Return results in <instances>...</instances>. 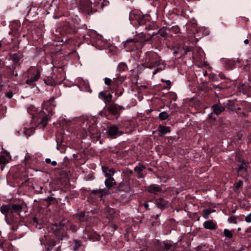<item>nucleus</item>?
Wrapping results in <instances>:
<instances>
[{"instance_id": "nucleus-1", "label": "nucleus", "mask_w": 251, "mask_h": 251, "mask_svg": "<svg viewBox=\"0 0 251 251\" xmlns=\"http://www.w3.org/2000/svg\"><path fill=\"white\" fill-rule=\"evenodd\" d=\"M22 210L23 206L20 204L8 203L0 207V211L4 215V220L9 225L18 222V216Z\"/></svg>"}, {"instance_id": "nucleus-2", "label": "nucleus", "mask_w": 251, "mask_h": 251, "mask_svg": "<svg viewBox=\"0 0 251 251\" xmlns=\"http://www.w3.org/2000/svg\"><path fill=\"white\" fill-rule=\"evenodd\" d=\"M160 63V57L156 52L151 51L145 53L142 59V65L145 67L152 69L159 65Z\"/></svg>"}, {"instance_id": "nucleus-3", "label": "nucleus", "mask_w": 251, "mask_h": 251, "mask_svg": "<svg viewBox=\"0 0 251 251\" xmlns=\"http://www.w3.org/2000/svg\"><path fill=\"white\" fill-rule=\"evenodd\" d=\"M68 221L63 219L58 223H55L52 225L51 228L56 238L59 240H62L68 238L67 231Z\"/></svg>"}, {"instance_id": "nucleus-4", "label": "nucleus", "mask_w": 251, "mask_h": 251, "mask_svg": "<svg viewBox=\"0 0 251 251\" xmlns=\"http://www.w3.org/2000/svg\"><path fill=\"white\" fill-rule=\"evenodd\" d=\"M125 109V107L123 106L119 105L117 103H111L107 106L108 112L113 115H118L120 114V111Z\"/></svg>"}, {"instance_id": "nucleus-5", "label": "nucleus", "mask_w": 251, "mask_h": 251, "mask_svg": "<svg viewBox=\"0 0 251 251\" xmlns=\"http://www.w3.org/2000/svg\"><path fill=\"white\" fill-rule=\"evenodd\" d=\"M241 162L237 169L238 176L245 178L248 176L247 174V165L244 160H242Z\"/></svg>"}, {"instance_id": "nucleus-6", "label": "nucleus", "mask_w": 251, "mask_h": 251, "mask_svg": "<svg viewBox=\"0 0 251 251\" xmlns=\"http://www.w3.org/2000/svg\"><path fill=\"white\" fill-rule=\"evenodd\" d=\"M9 56L13 63L17 64L20 63V61L23 58L24 55L23 52L18 51L16 53L10 54Z\"/></svg>"}, {"instance_id": "nucleus-7", "label": "nucleus", "mask_w": 251, "mask_h": 251, "mask_svg": "<svg viewBox=\"0 0 251 251\" xmlns=\"http://www.w3.org/2000/svg\"><path fill=\"white\" fill-rule=\"evenodd\" d=\"M116 181L114 178L108 175H106V179L105 180V185L108 189H110L116 185Z\"/></svg>"}, {"instance_id": "nucleus-8", "label": "nucleus", "mask_w": 251, "mask_h": 251, "mask_svg": "<svg viewBox=\"0 0 251 251\" xmlns=\"http://www.w3.org/2000/svg\"><path fill=\"white\" fill-rule=\"evenodd\" d=\"M99 97L100 98L103 99L105 103L110 102L112 100V95L110 93L106 94V93L104 91L100 92L99 93Z\"/></svg>"}, {"instance_id": "nucleus-9", "label": "nucleus", "mask_w": 251, "mask_h": 251, "mask_svg": "<svg viewBox=\"0 0 251 251\" xmlns=\"http://www.w3.org/2000/svg\"><path fill=\"white\" fill-rule=\"evenodd\" d=\"M138 41L136 39H129L123 42L124 46L125 48H127L129 50L133 49V46Z\"/></svg>"}, {"instance_id": "nucleus-10", "label": "nucleus", "mask_w": 251, "mask_h": 251, "mask_svg": "<svg viewBox=\"0 0 251 251\" xmlns=\"http://www.w3.org/2000/svg\"><path fill=\"white\" fill-rule=\"evenodd\" d=\"M141 13L139 11L133 10L131 11L129 15V19L131 22H137L140 17Z\"/></svg>"}, {"instance_id": "nucleus-11", "label": "nucleus", "mask_w": 251, "mask_h": 251, "mask_svg": "<svg viewBox=\"0 0 251 251\" xmlns=\"http://www.w3.org/2000/svg\"><path fill=\"white\" fill-rule=\"evenodd\" d=\"M147 190L151 193L156 194L158 192H161V188L158 185L152 184L148 187Z\"/></svg>"}, {"instance_id": "nucleus-12", "label": "nucleus", "mask_w": 251, "mask_h": 251, "mask_svg": "<svg viewBox=\"0 0 251 251\" xmlns=\"http://www.w3.org/2000/svg\"><path fill=\"white\" fill-rule=\"evenodd\" d=\"M191 51V49L190 47L188 46L183 47L182 48H180L178 49L177 50H176L174 52L175 54H178L179 53L180 55L178 56V58L181 57L183 55H185L188 52Z\"/></svg>"}, {"instance_id": "nucleus-13", "label": "nucleus", "mask_w": 251, "mask_h": 251, "mask_svg": "<svg viewBox=\"0 0 251 251\" xmlns=\"http://www.w3.org/2000/svg\"><path fill=\"white\" fill-rule=\"evenodd\" d=\"M211 108L213 109V113L217 115H220L225 110L224 107L217 104L213 105Z\"/></svg>"}, {"instance_id": "nucleus-14", "label": "nucleus", "mask_w": 251, "mask_h": 251, "mask_svg": "<svg viewBox=\"0 0 251 251\" xmlns=\"http://www.w3.org/2000/svg\"><path fill=\"white\" fill-rule=\"evenodd\" d=\"M117 78H114L113 80L107 77H105L104 79V84L109 86H111L113 89H114L115 87H117L118 83L117 82Z\"/></svg>"}, {"instance_id": "nucleus-15", "label": "nucleus", "mask_w": 251, "mask_h": 251, "mask_svg": "<svg viewBox=\"0 0 251 251\" xmlns=\"http://www.w3.org/2000/svg\"><path fill=\"white\" fill-rule=\"evenodd\" d=\"M203 226L205 229L214 230L216 229L217 225L213 221L208 220L204 222Z\"/></svg>"}, {"instance_id": "nucleus-16", "label": "nucleus", "mask_w": 251, "mask_h": 251, "mask_svg": "<svg viewBox=\"0 0 251 251\" xmlns=\"http://www.w3.org/2000/svg\"><path fill=\"white\" fill-rule=\"evenodd\" d=\"M119 133V128L116 126H111L108 127V134L109 136L115 137Z\"/></svg>"}, {"instance_id": "nucleus-17", "label": "nucleus", "mask_w": 251, "mask_h": 251, "mask_svg": "<svg viewBox=\"0 0 251 251\" xmlns=\"http://www.w3.org/2000/svg\"><path fill=\"white\" fill-rule=\"evenodd\" d=\"M158 130L159 132L158 135L159 136H163L167 133L170 132V128L165 126H160L158 127Z\"/></svg>"}, {"instance_id": "nucleus-18", "label": "nucleus", "mask_w": 251, "mask_h": 251, "mask_svg": "<svg viewBox=\"0 0 251 251\" xmlns=\"http://www.w3.org/2000/svg\"><path fill=\"white\" fill-rule=\"evenodd\" d=\"M225 66L228 69H232L236 65L235 61L231 59H226L225 61Z\"/></svg>"}, {"instance_id": "nucleus-19", "label": "nucleus", "mask_w": 251, "mask_h": 251, "mask_svg": "<svg viewBox=\"0 0 251 251\" xmlns=\"http://www.w3.org/2000/svg\"><path fill=\"white\" fill-rule=\"evenodd\" d=\"M8 162V159L3 155H0V168L1 171H3L4 168L5 164Z\"/></svg>"}, {"instance_id": "nucleus-20", "label": "nucleus", "mask_w": 251, "mask_h": 251, "mask_svg": "<svg viewBox=\"0 0 251 251\" xmlns=\"http://www.w3.org/2000/svg\"><path fill=\"white\" fill-rule=\"evenodd\" d=\"M157 207L160 209H164L166 207V202L163 198H159L156 201Z\"/></svg>"}, {"instance_id": "nucleus-21", "label": "nucleus", "mask_w": 251, "mask_h": 251, "mask_svg": "<svg viewBox=\"0 0 251 251\" xmlns=\"http://www.w3.org/2000/svg\"><path fill=\"white\" fill-rule=\"evenodd\" d=\"M56 242L55 241L51 240L49 241L45 245V248L47 251H52L53 247L55 246Z\"/></svg>"}, {"instance_id": "nucleus-22", "label": "nucleus", "mask_w": 251, "mask_h": 251, "mask_svg": "<svg viewBox=\"0 0 251 251\" xmlns=\"http://www.w3.org/2000/svg\"><path fill=\"white\" fill-rule=\"evenodd\" d=\"M102 171L104 173L105 176L106 177V175H108L110 176L113 175L115 173V170L113 168L108 169L107 167H102Z\"/></svg>"}, {"instance_id": "nucleus-23", "label": "nucleus", "mask_w": 251, "mask_h": 251, "mask_svg": "<svg viewBox=\"0 0 251 251\" xmlns=\"http://www.w3.org/2000/svg\"><path fill=\"white\" fill-rule=\"evenodd\" d=\"M214 210L211 209H203L202 211L203 213V214L202 215L203 217L205 219H208L209 218V215Z\"/></svg>"}, {"instance_id": "nucleus-24", "label": "nucleus", "mask_w": 251, "mask_h": 251, "mask_svg": "<svg viewBox=\"0 0 251 251\" xmlns=\"http://www.w3.org/2000/svg\"><path fill=\"white\" fill-rule=\"evenodd\" d=\"M49 117L48 116H44L42 118L41 122H40L39 126H41L44 128L47 125Z\"/></svg>"}, {"instance_id": "nucleus-25", "label": "nucleus", "mask_w": 251, "mask_h": 251, "mask_svg": "<svg viewBox=\"0 0 251 251\" xmlns=\"http://www.w3.org/2000/svg\"><path fill=\"white\" fill-rule=\"evenodd\" d=\"M41 76L40 73L38 70H36L35 74L32 76L31 78L33 81L36 82L39 80Z\"/></svg>"}, {"instance_id": "nucleus-26", "label": "nucleus", "mask_w": 251, "mask_h": 251, "mask_svg": "<svg viewBox=\"0 0 251 251\" xmlns=\"http://www.w3.org/2000/svg\"><path fill=\"white\" fill-rule=\"evenodd\" d=\"M140 17L139 18V19H138V20H137V21L136 22L140 25H143L145 24L146 23V21L145 19L144 16L142 15L141 14Z\"/></svg>"}, {"instance_id": "nucleus-27", "label": "nucleus", "mask_w": 251, "mask_h": 251, "mask_svg": "<svg viewBox=\"0 0 251 251\" xmlns=\"http://www.w3.org/2000/svg\"><path fill=\"white\" fill-rule=\"evenodd\" d=\"M126 67V65L124 62L120 63L117 67V71L119 72L124 71Z\"/></svg>"}, {"instance_id": "nucleus-28", "label": "nucleus", "mask_w": 251, "mask_h": 251, "mask_svg": "<svg viewBox=\"0 0 251 251\" xmlns=\"http://www.w3.org/2000/svg\"><path fill=\"white\" fill-rule=\"evenodd\" d=\"M158 117L161 120H165L168 118V114L166 112L163 111L159 114Z\"/></svg>"}, {"instance_id": "nucleus-29", "label": "nucleus", "mask_w": 251, "mask_h": 251, "mask_svg": "<svg viewBox=\"0 0 251 251\" xmlns=\"http://www.w3.org/2000/svg\"><path fill=\"white\" fill-rule=\"evenodd\" d=\"M145 168L146 167L144 166L139 164L137 166L134 168V171L136 173L142 172Z\"/></svg>"}, {"instance_id": "nucleus-30", "label": "nucleus", "mask_w": 251, "mask_h": 251, "mask_svg": "<svg viewBox=\"0 0 251 251\" xmlns=\"http://www.w3.org/2000/svg\"><path fill=\"white\" fill-rule=\"evenodd\" d=\"M224 235L228 238H231L233 236V235L231 232L227 229H225L224 230Z\"/></svg>"}, {"instance_id": "nucleus-31", "label": "nucleus", "mask_w": 251, "mask_h": 251, "mask_svg": "<svg viewBox=\"0 0 251 251\" xmlns=\"http://www.w3.org/2000/svg\"><path fill=\"white\" fill-rule=\"evenodd\" d=\"M26 84H28L31 88H33L36 86L35 82L33 81L31 78H28L26 81Z\"/></svg>"}, {"instance_id": "nucleus-32", "label": "nucleus", "mask_w": 251, "mask_h": 251, "mask_svg": "<svg viewBox=\"0 0 251 251\" xmlns=\"http://www.w3.org/2000/svg\"><path fill=\"white\" fill-rule=\"evenodd\" d=\"M161 247L166 250V251H168V250H171L172 249V248L173 247V246L172 244H167V243H163V245L161 246Z\"/></svg>"}, {"instance_id": "nucleus-33", "label": "nucleus", "mask_w": 251, "mask_h": 251, "mask_svg": "<svg viewBox=\"0 0 251 251\" xmlns=\"http://www.w3.org/2000/svg\"><path fill=\"white\" fill-rule=\"evenodd\" d=\"M243 182L242 180H239L237 182H235L234 185H233V186L236 189H239L241 186L243 185Z\"/></svg>"}, {"instance_id": "nucleus-34", "label": "nucleus", "mask_w": 251, "mask_h": 251, "mask_svg": "<svg viewBox=\"0 0 251 251\" xmlns=\"http://www.w3.org/2000/svg\"><path fill=\"white\" fill-rule=\"evenodd\" d=\"M228 222L229 223L236 224V217L235 216H231L228 218Z\"/></svg>"}, {"instance_id": "nucleus-35", "label": "nucleus", "mask_w": 251, "mask_h": 251, "mask_svg": "<svg viewBox=\"0 0 251 251\" xmlns=\"http://www.w3.org/2000/svg\"><path fill=\"white\" fill-rule=\"evenodd\" d=\"M81 246V242L80 241L75 240V245L74 246V250L75 251L77 250Z\"/></svg>"}, {"instance_id": "nucleus-36", "label": "nucleus", "mask_w": 251, "mask_h": 251, "mask_svg": "<svg viewBox=\"0 0 251 251\" xmlns=\"http://www.w3.org/2000/svg\"><path fill=\"white\" fill-rule=\"evenodd\" d=\"M104 210L105 212H109L110 214H112L114 212V210L113 209L109 207H105Z\"/></svg>"}, {"instance_id": "nucleus-37", "label": "nucleus", "mask_w": 251, "mask_h": 251, "mask_svg": "<svg viewBox=\"0 0 251 251\" xmlns=\"http://www.w3.org/2000/svg\"><path fill=\"white\" fill-rule=\"evenodd\" d=\"M245 221L247 223L251 222V213L245 217Z\"/></svg>"}, {"instance_id": "nucleus-38", "label": "nucleus", "mask_w": 251, "mask_h": 251, "mask_svg": "<svg viewBox=\"0 0 251 251\" xmlns=\"http://www.w3.org/2000/svg\"><path fill=\"white\" fill-rule=\"evenodd\" d=\"M5 96H6L7 98H8L9 99H11L13 97V93L12 91H9L7 93H5Z\"/></svg>"}, {"instance_id": "nucleus-39", "label": "nucleus", "mask_w": 251, "mask_h": 251, "mask_svg": "<svg viewBox=\"0 0 251 251\" xmlns=\"http://www.w3.org/2000/svg\"><path fill=\"white\" fill-rule=\"evenodd\" d=\"M124 184H120V186H119V189L120 190H126V191H128L129 190V187L128 186V185L126 184V190L122 188V187H123Z\"/></svg>"}, {"instance_id": "nucleus-40", "label": "nucleus", "mask_w": 251, "mask_h": 251, "mask_svg": "<svg viewBox=\"0 0 251 251\" xmlns=\"http://www.w3.org/2000/svg\"><path fill=\"white\" fill-rule=\"evenodd\" d=\"M163 70L162 68H156L152 73L153 75H156L158 72L162 71Z\"/></svg>"}, {"instance_id": "nucleus-41", "label": "nucleus", "mask_w": 251, "mask_h": 251, "mask_svg": "<svg viewBox=\"0 0 251 251\" xmlns=\"http://www.w3.org/2000/svg\"><path fill=\"white\" fill-rule=\"evenodd\" d=\"M137 174H138V177L139 178H143L144 177L143 174H142V172H138V173H137Z\"/></svg>"}, {"instance_id": "nucleus-42", "label": "nucleus", "mask_w": 251, "mask_h": 251, "mask_svg": "<svg viewBox=\"0 0 251 251\" xmlns=\"http://www.w3.org/2000/svg\"><path fill=\"white\" fill-rule=\"evenodd\" d=\"M105 189L94 190V191H93V192H94V193H96V192H97V191H100V192L102 193V192H103V191H104V190Z\"/></svg>"}, {"instance_id": "nucleus-43", "label": "nucleus", "mask_w": 251, "mask_h": 251, "mask_svg": "<svg viewBox=\"0 0 251 251\" xmlns=\"http://www.w3.org/2000/svg\"><path fill=\"white\" fill-rule=\"evenodd\" d=\"M45 161L47 163L49 164V163H51V160L50 159V158H46L45 159Z\"/></svg>"}, {"instance_id": "nucleus-44", "label": "nucleus", "mask_w": 251, "mask_h": 251, "mask_svg": "<svg viewBox=\"0 0 251 251\" xmlns=\"http://www.w3.org/2000/svg\"><path fill=\"white\" fill-rule=\"evenodd\" d=\"M51 164L53 166H55L57 165V162L55 161H51Z\"/></svg>"}, {"instance_id": "nucleus-45", "label": "nucleus", "mask_w": 251, "mask_h": 251, "mask_svg": "<svg viewBox=\"0 0 251 251\" xmlns=\"http://www.w3.org/2000/svg\"><path fill=\"white\" fill-rule=\"evenodd\" d=\"M144 207L147 209H149V204L147 203H146L144 204Z\"/></svg>"}, {"instance_id": "nucleus-46", "label": "nucleus", "mask_w": 251, "mask_h": 251, "mask_svg": "<svg viewBox=\"0 0 251 251\" xmlns=\"http://www.w3.org/2000/svg\"><path fill=\"white\" fill-rule=\"evenodd\" d=\"M54 100V98H51L49 100V102H50V104H51V102Z\"/></svg>"}, {"instance_id": "nucleus-47", "label": "nucleus", "mask_w": 251, "mask_h": 251, "mask_svg": "<svg viewBox=\"0 0 251 251\" xmlns=\"http://www.w3.org/2000/svg\"><path fill=\"white\" fill-rule=\"evenodd\" d=\"M61 251V248H60V247L59 246L57 249L53 250V251Z\"/></svg>"}, {"instance_id": "nucleus-48", "label": "nucleus", "mask_w": 251, "mask_h": 251, "mask_svg": "<svg viewBox=\"0 0 251 251\" xmlns=\"http://www.w3.org/2000/svg\"><path fill=\"white\" fill-rule=\"evenodd\" d=\"M1 83H2V77H1V76H0V86H3V85Z\"/></svg>"}, {"instance_id": "nucleus-49", "label": "nucleus", "mask_w": 251, "mask_h": 251, "mask_svg": "<svg viewBox=\"0 0 251 251\" xmlns=\"http://www.w3.org/2000/svg\"><path fill=\"white\" fill-rule=\"evenodd\" d=\"M166 83L168 85H170V86L171 85V81L170 80H166Z\"/></svg>"}, {"instance_id": "nucleus-50", "label": "nucleus", "mask_w": 251, "mask_h": 251, "mask_svg": "<svg viewBox=\"0 0 251 251\" xmlns=\"http://www.w3.org/2000/svg\"><path fill=\"white\" fill-rule=\"evenodd\" d=\"M244 42L245 44H248L249 43V40L248 39H245Z\"/></svg>"}, {"instance_id": "nucleus-51", "label": "nucleus", "mask_w": 251, "mask_h": 251, "mask_svg": "<svg viewBox=\"0 0 251 251\" xmlns=\"http://www.w3.org/2000/svg\"><path fill=\"white\" fill-rule=\"evenodd\" d=\"M203 75L204 76H206L207 75V71H204L203 72Z\"/></svg>"}, {"instance_id": "nucleus-52", "label": "nucleus", "mask_w": 251, "mask_h": 251, "mask_svg": "<svg viewBox=\"0 0 251 251\" xmlns=\"http://www.w3.org/2000/svg\"><path fill=\"white\" fill-rule=\"evenodd\" d=\"M33 221L34 222H37V218L36 217H34L33 218Z\"/></svg>"}, {"instance_id": "nucleus-53", "label": "nucleus", "mask_w": 251, "mask_h": 251, "mask_svg": "<svg viewBox=\"0 0 251 251\" xmlns=\"http://www.w3.org/2000/svg\"><path fill=\"white\" fill-rule=\"evenodd\" d=\"M42 189H43V187H42V186H41V187H40V190H39V191H38V192H39V193H42V192H41V191H42Z\"/></svg>"}, {"instance_id": "nucleus-54", "label": "nucleus", "mask_w": 251, "mask_h": 251, "mask_svg": "<svg viewBox=\"0 0 251 251\" xmlns=\"http://www.w3.org/2000/svg\"><path fill=\"white\" fill-rule=\"evenodd\" d=\"M122 94H123V92H121H121L119 93V94H118V96L119 97V96H121V95H122Z\"/></svg>"}, {"instance_id": "nucleus-55", "label": "nucleus", "mask_w": 251, "mask_h": 251, "mask_svg": "<svg viewBox=\"0 0 251 251\" xmlns=\"http://www.w3.org/2000/svg\"><path fill=\"white\" fill-rule=\"evenodd\" d=\"M151 37L149 38H148L147 39L145 40V41L147 42V41H149L150 39H151Z\"/></svg>"}, {"instance_id": "nucleus-56", "label": "nucleus", "mask_w": 251, "mask_h": 251, "mask_svg": "<svg viewBox=\"0 0 251 251\" xmlns=\"http://www.w3.org/2000/svg\"><path fill=\"white\" fill-rule=\"evenodd\" d=\"M52 199H53V198H52V197H48L47 199H48V200H52Z\"/></svg>"}, {"instance_id": "nucleus-57", "label": "nucleus", "mask_w": 251, "mask_h": 251, "mask_svg": "<svg viewBox=\"0 0 251 251\" xmlns=\"http://www.w3.org/2000/svg\"><path fill=\"white\" fill-rule=\"evenodd\" d=\"M214 87L215 88H220V87L218 85L214 86Z\"/></svg>"}, {"instance_id": "nucleus-58", "label": "nucleus", "mask_w": 251, "mask_h": 251, "mask_svg": "<svg viewBox=\"0 0 251 251\" xmlns=\"http://www.w3.org/2000/svg\"><path fill=\"white\" fill-rule=\"evenodd\" d=\"M241 230V227H238V228H237V231H240Z\"/></svg>"}, {"instance_id": "nucleus-59", "label": "nucleus", "mask_w": 251, "mask_h": 251, "mask_svg": "<svg viewBox=\"0 0 251 251\" xmlns=\"http://www.w3.org/2000/svg\"><path fill=\"white\" fill-rule=\"evenodd\" d=\"M235 211H236V210H233L232 211V213H234L235 212Z\"/></svg>"}, {"instance_id": "nucleus-60", "label": "nucleus", "mask_w": 251, "mask_h": 251, "mask_svg": "<svg viewBox=\"0 0 251 251\" xmlns=\"http://www.w3.org/2000/svg\"><path fill=\"white\" fill-rule=\"evenodd\" d=\"M139 251H147V250L146 249H145V250H140Z\"/></svg>"}, {"instance_id": "nucleus-61", "label": "nucleus", "mask_w": 251, "mask_h": 251, "mask_svg": "<svg viewBox=\"0 0 251 251\" xmlns=\"http://www.w3.org/2000/svg\"><path fill=\"white\" fill-rule=\"evenodd\" d=\"M68 159V158H67V157H64V160H66V159Z\"/></svg>"}, {"instance_id": "nucleus-62", "label": "nucleus", "mask_w": 251, "mask_h": 251, "mask_svg": "<svg viewBox=\"0 0 251 251\" xmlns=\"http://www.w3.org/2000/svg\"><path fill=\"white\" fill-rule=\"evenodd\" d=\"M237 109L239 110H240V109H241V108H240V107H238V108H237Z\"/></svg>"}]
</instances>
